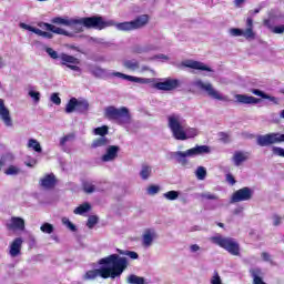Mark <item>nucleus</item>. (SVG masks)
<instances>
[{"instance_id": "1", "label": "nucleus", "mask_w": 284, "mask_h": 284, "mask_svg": "<svg viewBox=\"0 0 284 284\" xmlns=\"http://www.w3.org/2000/svg\"><path fill=\"white\" fill-rule=\"evenodd\" d=\"M75 23V30L77 32H83V27L88 30L94 29V30H105V28H112V26L116 27V30H120L121 32H132V30H141V28H145L148 23H150V16L149 14H142L136 17L132 21H125V22H114V20H103V17L101 16H92V17H84L81 19H74ZM83 26V27H78Z\"/></svg>"}, {"instance_id": "2", "label": "nucleus", "mask_w": 284, "mask_h": 284, "mask_svg": "<svg viewBox=\"0 0 284 284\" xmlns=\"http://www.w3.org/2000/svg\"><path fill=\"white\" fill-rule=\"evenodd\" d=\"M100 265H104L99 270L89 271L85 273V281H94L97 276L102 278H116L128 268V258L116 254L109 255L100 260Z\"/></svg>"}, {"instance_id": "3", "label": "nucleus", "mask_w": 284, "mask_h": 284, "mask_svg": "<svg viewBox=\"0 0 284 284\" xmlns=\"http://www.w3.org/2000/svg\"><path fill=\"white\" fill-rule=\"evenodd\" d=\"M212 150L207 145H197L186 151H175L171 153L172 159H175L180 165H187V159L201 156V154H210Z\"/></svg>"}, {"instance_id": "4", "label": "nucleus", "mask_w": 284, "mask_h": 284, "mask_svg": "<svg viewBox=\"0 0 284 284\" xmlns=\"http://www.w3.org/2000/svg\"><path fill=\"white\" fill-rule=\"evenodd\" d=\"M212 241L213 243H215V245H219L220 247H223V250H226L229 254H232L233 256H239V252L241 251V248L239 247V242H236L234 239L217 235L213 236Z\"/></svg>"}, {"instance_id": "5", "label": "nucleus", "mask_w": 284, "mask_h": 284, "mask_svg": "<svg viewBox=\"0 0 284 284\" xmlns=\"http://www.w3.org/2000/svg\"><path fill=\"white\" fill-rule=\"evenodd\" d=\"M168 124L173 134V138L178 140L187 123H185V119H183L181 114L174 113L168 116Z\"/></svg>"}, {"instance_id": "6", "label": "nucleus", "mask_w": 284, "mask_h": 284, "mask_svg": "<svg viewBox=\"0 0 284 284\" xmlns=\"http://www.w3.org/2000/svg\"><path fill=\"white\" fill-rule=\"evenodd\" d=\"M105 116L111 121H116L118 123H130V111L126 108H108L105 110Z\"/></svg>"}, {"instance_id": "7", "label": "nucleus", "mask_w": 284, "mask_h": 284, "mask_svg": "<svg viewBox=\"0 0 284 284\" xmlns=\"http://www.w3.org/2000/svg\"><path fill=\"white\" fill-rule=\"evenodd\" d=\"M232 37H244V39H256V33L254 32V20L252 18L246 19V29L232 28L230 30Z\"/></svg>"}, {"instance_id": "8", "label": "nucleus", "mask_w": 284, "mask_h": 284, "mask_svg": "<svg viewBox=\"0 0 284 284\" xmlns=\"http://www.w3.org/2000/svg\"><path fill=\"white\" fill-rule=\"evenodd\" d=\"M60 63L61 65H65L69 70H73V72H81V60L75 58L74 55H70L68 53L60 54Z\"/></svg>"}, {"instance_id": "9", "label": "nucleus", "mask_w": 284, "mask_h": 284, "mask_svg": "<svg viewBox=\"0 0 284 284\" xmlns=\"http://www.w3.org/2000/svg\"><path fill=\"white\" fill-rule=\"evenodd\" d=\"M254 196V190L251 187L244 186L240 190H237L232 195V203H241L243 201H251V199Z\"/></svg>"}, {"instance_id": "10", "label": "nucleus", "mask_w": 284, "mask_h": 284, "mask_svg": "<svg viewBox=\"0 0 284 284\" xmlns=\"http://www.w3.org/2000/svg\"><path fill=\"white\" fill-rule=\"evenodd\" d=\"M112 77H118V79H124L125 81H131L132 83H141L142 85H148L156 81L154 78H139L134 75H128L121 72L111 73Z\"/></svg>"}, {"instance_id": "11", "label": "nucleus", "mask_w": 284, "mask_h": 284, "mask_svg": "<svg viewBox=\"0 0 284 284\" xmlns=\"http://www.w3.org/2000/svg\"><path fill=\"white\" fill-rule=\"evenodd\" d=\"M155 90H162L163 92H172L176 88H181V81L176 79H166L163 82H158L153 84Z\"/></svg>"}, {"instance_id": "12", "label": "nucleus", "mask_w": 284, "mask_h": 284, "mask_svg": "<svg viewBox=\"0 0 284 284\" xmlns=\"http://www.w3.org/2000/svg\"><path fill=\"white\" fill-rule=\"evenodd\" d=\"M195 88H199V90H202L203 92H206L210 97H212V99H217V101H221V99H223V97L221 95V93H219V91L214 90V88L212 87V83L207 82H203V80H196L194 82Z\"/></svg>"}, {"instance_id": "13", "label": "nucleus", "mask_w": 284, "mask_h": 284, "mask_svg": "<svg viewBox=\"0 0 284 284\" xmlns=\"http://www.w3.org/2000/svg\"><path fill=\"white\" fill-rule=\"evenodd\" d=\"M158 239H159V234H156V230L145 229L143 234H142V245H143V247H152V244Z\"/></svg>"}, {"instance_id": "14", "label": "nucleus", "mask_w": 284, "mask_h": 284, "mask_svg": "<svg viewBox=\"0 0 284 284\" xmlns=\"http://www.w3.org/2000/svg\"><path fill=\"white\" fill-rule=\"evenodd\" d=\"M8 230H13L14 232H23L26 230V220L19 216H12L7 222Z\"/></svg>"}, {"instance_id": "15", "label": "nucleus", "mask_w": 284, "mask_h": 284, "mask_svg": "<svg viewBox=\"0 0 284 284\" xmlns=\"http://www.w3.org/2000/svg\"><path fill=\"white\" fill-rule=\"evenodd\" d=\"M120 148L116 145H109L105 150V153L101 156V161L103 163H110L115 161L116 156H119Z\"/></svg>"}, {"instance_id": "16", "label": "nucleus", "mask_w": 284, "mask_h": 284, "mask_svg": "<svg viewBox=\"0 0 284 284\" xmlns=\"http://www.w3.org/2000/svg\"><path fill=\"white\" fill-rule=\"evenodd\" d=\"M21 247H23V239L17 237L9 245V255L11 258H17V256H21Z\"/></svg>"}, {"instance_id": "17", "label": "nucleus", "mask_w": 284, "mask_h": 284, "mask_svg": "<svg viewBox=\"0 0 284 284\" xmlns=\"http://www.w3.org/2000/svg\"><path fill=\"white\" fill-rule=\"evenodd\" d=\"M277 143L276 133H268L257 136V145L261 148H267V145H274Z\"/></svg>"}, {"instance_id": "18", "label": "nucleus", "mask_w": 284, "mask_h": 284, "mask_svg": "<svg viewBox=\"0 0 284 284\" xmlns=\"http://www.w3.org/2000/svg\"><path fill=\"white\" fill-rule=\"evenodd\" d=\"M248 160H250V152L247 151H236L233 155V163L234 165H236V168H241V165Z\"/></svg>"}, {"instance_id": "19", "label": "nucleus", "mask_w": 284, "mask_h": 284, "mask_svg": "<svg viewBox=\"0 0 284 284\" xmlns=\"http://www.w3.org/2000/svg\"><path fill=\"white\" fill-rule=\"evenodd\" d=\"M176 141H187V139H194L199 135V131L194 128H187V124L184 125V130L180 133Z\"/></svg>"}, {"instance_id": "20", "label": "nucleus", "mask_w": 284, "mask_h": 284, "mask_svg": "<svg viewBox=\"0 0 284 284\" xmlns=\"http://www.w3.org/2000/svg\"><path fill=\"white\" fill-rule=\"evenodd\" d=\"M0 121L3 122L6 128H13L14 122L12 121V115L10 114V110H8V108H0Z\"/></svg>"}, {"instance_id": "21", "label": "nucleus", "mask_w": 284, "mask_h": 284, "mask_svg": "<svg viewBox=\"0 0 284 284\" xmlns=\"http://www.w3.org/2000/svg\"><path fill=\"white\" fill-rule=\"evenodd\" d=\"M55 183H57V179L52 173L44 175L40 180V185L41 187H44V190H51V187H54Z\"/></svg>"}, {"instance_id": "22", "label": "nucleus", "mask_w": 284, "mask_h": 284, "mask_svg": "<svg viewBox=\"0 0 284 284\" xmlns=\"http://www.w3.org/2000/svg\"><path fill=\"white\" fill-rule=\"evenodd\" d=\"M184 68H191L192 70H202L203 72H212V69L199 61H186L183 63Z\"/></svg>"}, {"instance_id": "23", "label": "nucleus", "mask_w": 284, "mask_h": 284, "mask_svg": "<svg viewBox=\"0 0 284 284\" xmlns=\"http://www.w3.org/2000/svg\"><path fill=\"white\" fill-rule=\"evenodd\" d=\"M65 108H90V102L83 98H71Z\"/></svg>"}, {"instance_id": "24", "label": "nucleus", "mask_w": 284, "mask_h": 284, "mask_svg": "<svg viewBox=\"0 0 284 284\" xmlns=\"http://www.w3.org/2000/svg\"><path fill=\"white\" fill-rule=\"evenodd\" d=\"M250 274L253 278V284H266L263 281V276H265V273H263V270L258 267H253L250 270Z\"/></svg>"}, {"instance_id": "25", "label": "nucleus", "mask_w": 284, "mask_h": 284, "mask_svg": "<svg viewBox=\"0 0 284 284\" xmlns=\"http://www.w3.org/2000/svg\"><path fill=\"white\" fill-rule=\"evenodd\" d=\"M236 101H237V103H244L246 105L261 103V99H257L252 95H245V94H237Z\"/></svg>"}, {"instance_id": "26", "label": "nucleus", "mask_w": 284, "mask_h": 284, "mask_svg": "<svg viewBox=\"0 0 284 284\" xmlns=\"http://www.w3.org/2000/svg\"><path fill=\"white\" fill-rule=\"evenodd\" d=\"M40 28L48 30V32H53V34H62L63 37H68V34H70L68 31L59 27H54L53 24H50L48 22H43L42 24H40Z\"/></svg>"}, {"instance_id": "27", "label": "nucleus", "mask_w": 284, "mask_h": 284, "mask_svg": "<svg viewBox=\"0 0 284 284\" xmlns=\"http://www.w3.org/2000/svg\"><path fill=\"white\" fill-rule=\"evenodd\" d=\"M51 23H55V26H74V30H77V22H74V19L68 20L61 17H55L51 20Z\"/></svg>"}, {"instance_id": "28", "label": "nucleus", "mask_w": 284, "mask_h": 284, "mask_svg": "<svg viewBox=\"0 0 284 284\" xmlns=\"http://www.w3.org/2000/svg\"><path fill=\"white\" fill-rule=\"evenodd\" d=\"M106 145H110V140L105 136H101L93 140L91 148H105Z\"/></svg>"}, {"instance_id": "29", "label": "nucleus", "mask_w": 284, "mask_h": 284, "mask_svg": "<svg viewBox=\"0 0 284 284\" xmlns=\"http://www.w3.org/2000/svg\"><path fill=\"white\" fill-rule=\"evenodd\" d=\"M90 210H92V206L90 205V203L85 202L81 205H79L78 207L74 209V214H79L80 216H83V214L90 212Z\"/></svg>"}, {"instance_id": "30", "label": "nucleus", "mask_w": 284, "mask_h": 284, "mask_svg": "<svg viewBox=\"0 0 284 284\" xmlns=\"http://www.w3.org/2000/svg\"><path fill=\"white\" fill-rule=\"evenodd\" d=\"M123 65L126 70H131L132 72H136L141 65L139 64V61L136 60H125L123 62Z\"/></svg>"}, {"instance_id": "31", "label": "nucleus", "mask_w": 284, "mask_h": 284, "mask_svg": "<svg viewBox=\"0 0 284 284\" xmlns=\"http://www.w3.org/2000/svg\"><path fill=\"white\" fill-rule=\"evenodd\" d=\"M140 176L142 181H148L150 176H152V166L150 165H142V169L140 171Z\"/></svg>"}, {"instance_id": "32", "label": "nucleus", "mask_w": 284, "mask_h": 284, "mask_svg": "<svg viewBox=\"0 0 284 284\" xmlns=\"http://www.w3.org/2000/svg\"><path fill=\"white\" fill-rule=\"evenodd\" d=\"M264 26H266L273 34H284V24L272 27L270 26V20H265Z\"/></svg>"}, {"instance_id": "33", "label": "nucleus", "mask_w": 284, "mask_h": 284, "mask_svg": "<svg viewBox=\"0 0 284 284\" xmlns=\"http://www.w3.org/2000/svg\"><path fill=\"white\" fill-rule=\"evenodd\" d=\"M256 97H261L262 99H268V101H273V103H276V101H278L276 98L268 95L267 93L258 90V89H254L252 91Z\"/></svg>"}, {"instance_id": "34", "label": "nucleus", "mask_w": 284, "mask_h": 284, "mask_svg": "<svg viewBox=\"0 0 284 284\" xmlns=\"http://www.w3.org/2000/svg\"><path fill=\"white\" fill-rule=\"evenodd\" d=\"M195 176L199 181H205V176H207V170H205V166H199L195 171Z\"/></svg>"}, {"instance_id": "35", "label": "nucleus", "mask_w": 284, "mask_h": 284, "mask_svg": "<svg viewBox=\"0 0 284 284\" xmlns=\"http://www.w3.org/2000/svg\"><path fill=\"white\" fill-rule=\"evenodd\" d=\"M28 148H30L31 150H34V152H41V143H39V141H37L36 139H30L28 141Z\"/></svg>"}, {"instance_id": "36", "label": "nucleus", "mask_w": 284, "mask_h": 284, "mask_svg": "<svg viewBox=\"0 0 284 284\" xmlns=\"http://www.w3.org/2000/svg\"><path fill=\"white\" fill-rule=\"evenodd\" d=\"M21 169H19V166L16 165H10L4 174H7V176H17V174H20Z\"/></svg>"}, {"instance_id": "37", "label": "nucleus", "mask_w": 284, "mask_h": 284, "mask_svg": "<svg viewBox=\"0 0 284 284\" xmlns=\"http://www.w3.org/2000/svg\"><path fill=\"white\" fill-rule=\"evenodd\" d=\"M128 283L129 284H145V280H143V277H139L136 275H130L128 277Z\"/></svg>"}, {"instance_id": "38", "label": "nucleus", "mask_w": 284, "mask_h": 284, "mask_svg": "<svg viewBox=\"0 0 284 284\" xmlns=\"http://www.w3.org/2000/svg\"><path fill=\"white\" fill-rule=\"evenodd\" d=\"M163 196L166 201H176V199H179V191H169L164 193Z\"/></svg>"}, {"instance_id": "39", "label": "nucleus", "mask_w": 284, "mask_h": 284, "mask_svg": "<svg viewBox=\"0 0 284 284\" xmlns=\"http://www.w3.org/2000/svg\"><path fill=\"white\" fill-rule=\"evenodd\" d=\"M159 192H161V186L159 185H150L146 189V194H149V196H154L159 194Z\"/></svg>"}, {"instance_id": "40", "label": "nucleus", "mask_w": 284, "mask_h": 284, "mask_svg": "<svg viewBox=\"0 0 284 284\" xmlns=\"http://www.w3.org/2000/svg\"><path fill=\"white\" fill-rule=\"evenodd\" d=\"M93 134H95V136H105V134H108V126L103 125V126L95 128L93 130Z\"/></svg>"}, {"instance_id": "41", "label": "nucleus", "mask_w": 284, "mask_h": 284, "mask_svg": "<svg viewBox=\"0 0 284 284\" xmlns=\"http://www.w3.org/2000/svg\"><path fill=\"white\" fill-rule=\"evenodd\" d=\"M70 141H74V134L69 133L60 139L61 148H65V143H70Z\"/></svg>"}, {"instance_id": "42", "label": "nucleus", "mask_w": 284, "mask_h": 284, "mask_svg": "<svg viewBox=\"0 0 284 284\" xmlns=\"http://www.w3.org/2000/svg\"><path fill=\"white\" fill-rule=\"evenodd\" d=\"M40 230L43 234H52V232H54V226L50 223H44L41 225Z\"/></svg>"}, {"instance_id": "43", "label": "nucleus", "mask_w": 284, "mask_h": 284, "mask_svg": "<svg viewBox=\"0 0 284 284\" xmlns=\"http://www.w3.org/2000/svg\"><path fill=\"white\" fill-rule=\"evenodd\" d=\"M83 190L87 194H92V192H95L97 187L94 186V183H92V182H84Z\"/></svg>"}, {"instance_id": "44", "label": "nucleus", "mask_w": 284, "mask_h": 284, "mask_svg": "<svg viewBox=\"0 0 284 284\" xmlns=\"http://www.w3.org/2000/svg\"><path fill=\"white\" fill-rule=\"evenodd\" d=\"M62 223L70 230L71 232H77V226L70 222V219L68 217H62Z\"/></svg>"}, {"instance_id": "45", "label": "nucleus", "mask_w": 284, "mask_h": 284, "mask_svg": "<svg viewBox=\"0 0 284 284\" xmlns=\"http://www.w3.org/2000/svg\"><path fill=\"white\" fill-rule=\"evenodd\" d=\"M98 223L99 217H97L95 215H91L88 219L87 226L89 227V230H92V227H94V225H97Z\"/></svg>"}, {"instance_id": "46", "label": "nucleus", "mask_w": 284, "mask_h": 284, "mask_svg": "<svg viewBox=\"0 0 284 284\" xmlns=\"http://www.w3.org/2000/svg\"><path fill=\"white\" fill-rule=\"evenodd\" d=\"M120 254H123L124 256H129V258H132V261H136V258H139V253L134 251H123V252H120Z\"/></svg>"}, {"instance_id": "47", "label": "nucleus", "mask_w": 284, "mask_h": 284, "mask_svg": "<svg viewBox=\"0 0 284 284\" xmlns=\"http://www.w3.org/2000/svg\"><path fill=\"white\" fill-rule=\"evenodd\" d=\"M272 152H273L274 156H282V159H284V149L283 148L273 146Z\"/></svg>"}, {"instance_id": "48", "label": "nucleus", "mask_w": 284, "mask_h": 284, "mask_svg": "<svg viewBox=\"0 0 284 284\" xmlns=\"http://www.w3.org/2000/svg\"><path fill=\"white\" fill-rule=\"evenodd\" d=\"M45 52H47V54H49V57L51 59H61V55H59V53L57 51H54V49H52V48H47Z\"/></svg>"}, {"instance_id": "49", "label": "nucleus", "mask_w": 284, "mask_h": 284, "mask_svg": "<svg viewBox=\"0 0 284 284\" xmlns=\"http://www.w3.org/2000/svg\"><path fill=\"white\" fill-rule=\"evenodd\" d=\"M27 30H30V32H33L34 34H38V37H43V30L30 26H26Z\"/></svg>"}, {"instance_id": "50", "label": "nucleus", "mask_w": 284, "mask_h": 284, "mask_svg": "<svg viewBox=\"0 0 284 284\" xmlns=\"http://www.w3.org/2000/svg\"><path fill=\"white\" fill-rule=\"evenodd\" d=\"M211 284H223L221 281V275L217 272H214L213 276L211 277Z\"/></svg>"}, {"instance_id": "51", "label": "nucleus", "mask_w": 284, "mask_h": 284, "mask_svg": "<svg viewBox=\"0 0 284 284\" xmlns=\"http://www.w3.org/2000/svg\"><path fill=\"white\" fill-rule=\"evenodd\" d=\"M201 199H206L207 201H216V195L210 192H205L201 194Z\"/></svg>"}, {"instance_id": "52", "label": "nucleus", "mask_w": 284, "mask_h": 284, "mask_svg": "<svg viewBox=\"0 0 284 284\" xmlns=\"http://www.w3.org/2000/svg\"><path fill=\"white\" fill-rule=\"evenodd\" d=\"M29 97H31V99H33L36 103L41 100V93H39L38 91H29Z\"/></svg>"}, {"instance_id": "53", "label": "nucleus", "mask_w": 284, "mask_h": 284, "mask_svg": "<svg viewBox=\"0 0 284 284\" xmlns=\"http://www.w3.org/2000/svg\"><path fill=\"white\" fill-rule=\"evenodd\" d=\"M51 101L54 105H61V98L59 97V93H52Z\"/></svg>"}, {"instance_id": "54", "label": "nucleus", "mask_w": 284, "mask_h": 284, "mask_svg": "<svg viewBox=\"0 0 284 284\" xmlns=\"http://www.w3.org/2000/svg\"><path fill=\"white\" fill-rule=\"evenodd\" d=\"M220 141H223V143H230V134L221 132L219 134Z\"/></svg>"}, {"instance_id": "55", "label": "nucleus", "mask_w": 284, "mask_h": 284, "mask_svg": "<svg viewBox=\"0 0 284 284\" xmlns=\"http://www.w3.org/2000/svg\"><path fill=\"white\" fill-rule=\"evenodd\" d=\"M272 221H273V225L278 226V225H281V222H282L283 220H282V217L278 216V215H273V216H272Z\"/></svg>"}, {"instance_id": "56", "label": "nucleus", "mask_w": 284, "mask_h": 284, "mask_svg": "<svg viewBox=\"0 0 284 284\" xmlns=\"http://www.w3.org/2000/svg\"><path fill=\"white\" fill-rule=\"evenodd\" d=\"M196 252H201V246L199 244H193L190 246V253L191 254H196Z\"/></svg>"}, {"instance_id": "57", "label": "nucleus", "mask_w": 284, "mask_h": 284, "mask_svg": "<svg viewBox=\"0 0 284 284\" xmlns=\"http://www.w3.org/2000/svg\"><path fill=\"white\" fill-rule=\"evenodd\" d=\"M226 181L230 183V185H234L236 183V180H234L232 174H226Z\"/></svg>"}, {"instance_id": "58", "label": "nucleus", "mask_w": 284, "mask_h": 284, "mask_svg": "<svg viewBox=\"0 0 284 284\" xmlns=\"http://www.w3.org/2000/svg\"><path fill=\"white\" fill-rule=\"evenodd\" d=\"M277 143H284V134L276 133Z\"/></svg>"}, {"instance_id": "59", "label": "nucleus", "mask_w": 284, "mask_h": 284, "mask_svg": "<svg viewBox=\"0 0 284 284\" xmlns=\"http://www.w3.org/2000/svg\"><path fill=\"white\" fill-rule=\"evenodd\" d=\"M64 112L65 114H72V112H77V108H65Z\"/></svg>"}, {"instance_id": "60", "label": "nucleus", "mask_w": 284, "mask_h": 284, "mask_svg": "<svg viewBox=\"0 0 284 284\" xmlns=\"http://www.w3.org/2000/svg\"><path fill=\"white\" fill-rule=\"evenodd\" d=\"M42 37L44 38V39H52V33H50V32H48V31H43L42 32Z\"/></svg>"}, {"instance_id": "61", "label": "nucleus", "mask_w": 284, "mask_h": 284, "mask_svg": "<svg viewBox=\"0 0 284 284\" xmlns=\"http://www.w3.org/2000/svg\"><path fill=\"white\" fill-rule=\"evenodd\" d=\"M262 258L263 261L270 262L271 261L270 253H262Z\"/></svg>"}, {"instance_id": "62", "label": "nucleus", "mask_w": 284, "mask_h": 284, "mask_svg": "<svg viewBox=\"0 0 284 284\" xmlns=\"http://www.w3.org/2000/svg\"><path fill=\"white\" fill-rule=\"evenodd\" d=\"M141 72H154V70L150 69V67H148V65H143L141 68Z\"/></svg>"}, {"instance_id": "63", "label": "nucleus", "mask_w": 284, "mask_h": 284, "mask_svg": "<svg viewBox=\"0 0 284 284\" xmlns=\"http://www.w3.org/2000/svg\"><path fill=\"white\" fill-rule=\"evenodd\" d=\"M246 0H235L234 3L236 6V8H241V6H243V3H245Z\"/></svg>"}, {"instance_id": "64", "label": "nucleus", "mask_w": 284, "mask_h": 284, "mask_svg": "<svg viewBox=\"0 0 284 284\" xmlns=\"http://www.w3.org/2000/svg\"><path fill=\"white\" fill-rule=\"evenodd\" d=\"M6 165V160L3 158L0 159V170Z\"/></svg>"}]
</instances>
